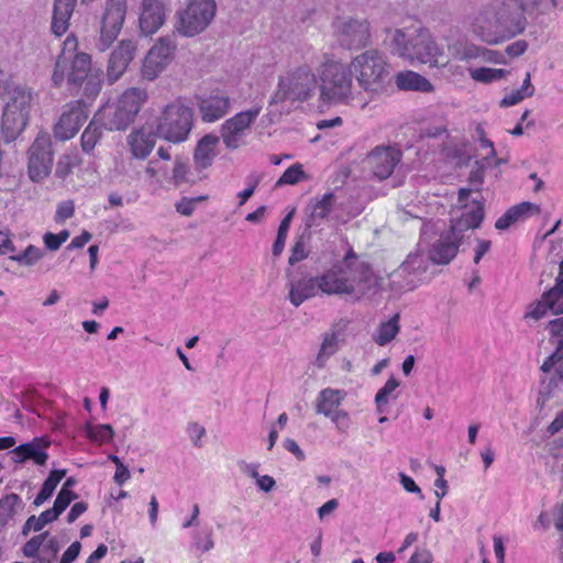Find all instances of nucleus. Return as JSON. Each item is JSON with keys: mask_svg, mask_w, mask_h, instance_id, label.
Wrapping results in <instances>:
<instances>
[{"mask_svg": "<svg viewBox=\"0 0 563 563\" xmlns=\"http://www.w3.org/2000/svg\"><path fill=\"white\" fill-rule=\"evenodd\" d=\"M374 271L369 263L354 251L347 249L343 258L317 276L322 295L350 296L361 299L371 287Z\"/></svg>", "mask_w": 563, "mask_h": 563, "instance_id": "nucleus-1", "label": "nucleus"}, {"mask_svg": "<svg viewBox=\"0 0 563 563\" xmlns=\"http://www.w3.org/2000/svg\"><path fill=\"white\" fill-rule=\"evenodd\" d=\"M320 100L329 104L354 106L361 92L355 91L349 66L327 58L319 68Z\"/></svg>", "mask_w": 563, "mask_h": 563, "instance_id": "nucleus-2", "label": "nucleus"}, {"mask_svg": "<svg viewBox=\"0 0 563 563\" xmlns=\"http://www.w3.org/2000/svg\"><path fill=\"white\" fill-rule=\"evenodd\" d=\"M358 87L372 97L384 95L390 84V67L387 58L377 49L365 51L349 64Z\"/></svg>", "mask_w": 563, "mask_h": 563, "instance_id": "nucleus-3", "label": "nucleus"}, {"mask_svg": "<svg viewBox=\"0 0 563 563\" xmlns=\"http://www.w3.org/2000/svg\"><path fill=\"white\" fill-rule=\"evenodd\" d=\"M148 100L146 88L130 87L113 103L104 104L97 113L106 130L124 131L136 119Z\"/></svg>", "mask_w": 563, "mask_h": 563, "instance_id": "nucleus-4", "label": "nucleus"}, {"mask_svg": "<svg viewBox=\"0 0 563 563\" xmlns=\"http://www.w3.org/2000/svg\"><path fill=\"white\" fill-rule=\"evenodd\" d=\"M194 109L181 98L170 101L156 118V135L174 144L187 141L194 128Z\"/></svg>", "mask_w": 563, "mask_h": 563, "instance_id": "nucleus-5", "label": "nucleus"}, {"mask_svg": "<svg viewBox=\"0 0 563 563\" xmlns=\"http://www.w3.org/2000/svg\"><path fill=\"white\" fill-rule=\"evenodd\" d=\"M33 100V91L25 86H15L9 90L1 119V133L5 142L16 140L25 130Z\"/></svg>", "mask_w": 563, "mask_h": 563, "instance_id": "nucleus-6", "label": "nucleus"}, {"mask_svg": "<svg viewBox=\"0 0 563 563\" xmlns=\"http://www.w3.org/2000/svg\"><path fill=\"white\" fill-rule=\"evenodd\" d=\"M317 86V77L311 67L303 64L288 70L279 77L278 87L272 97V103L292 101H306L312 95Z\"/></svg>", "mask_w": 563, "mask_h": 563, "instance_id": "nucleus-7", "label": "nucleus"}, {"mask_svg": "<svg viewBox=\"0 0 563 563\" xmlns=\"http://www.w3.org/2000/svg\"><path fill=\"white\" fill-rule=\"evenodd\" d=\"M405 37L404 32H396L394 41L398 47L399 55L412 62L417 60L430 66H437L439 64V57L442 55L441 49L427 29H419L409 43H405Z\"/></svg>", "mask_w": 563, "mask_h": 563, "instance_id": "nucleus-8", "label": "nucleus"}, {"mask_svg": "<svg viewBox=\"0 0 563 563\" xmlns=\"http://www.w3.org/2000/svg\"><path fill=\"white\" fill-rule=\"evenodd\" d=\"M214 0H191L178 13L176 30L185 36H195L207 29L216 15Z\"/></svg>", "mask_w": 563, "mask_h": 563, "instance_id": "nucleus-9", "label": "nucleus"}, {"mask_svg": "<svg viewBox=\"0 0 563 563\" xmlns=\"http://www.w3.org/2000/svg\"><path fill=\"white\" fill-rule=\"evenodd\" d=\"M54 152L51 136L41 131L27 151V174L32 181L40 183L51 174Z\"/></svg>", "mask_w": 563, "mask_h": 563, "instance_id": "nucleus-10", "label": "nucleus"}, {"mask_svg": "<svg viewBox=\"0 0 563 563\" xmlns=\"http://www.w3.org/2000/svg\"><path fill=\"white\" fill-rule=\"evenodd\" d=\"M176 49L177 43L174 33L159 37L143 60L141 67L142 77L148 81L156 79L172 63Z\"/></svg>", "mask_w": 563, "mask_h": 563, "instance_id": "nucleus-11", "label": "nucleus"}, {"mask_svg": "<svg viewBox=\"0 0 563 563\" xmlns=\"http://www.w3.org/2000/svg\"><path fill=\"white\" fill-rule=\"evenodd\" d=\"M496 14L498 31L495 30L485 34L490 41L503 43L525 31L527 20L520 9L511 8L510 4L505 2L496 3Z\"/></svg>", "mask_w": 563, "mask_h": 563, "instance_id": "nucleus-12", "label": "nucleus"}, {"mask_svg": "<svg viewBox=\"0 0 563 563\" xmlns=\"http://www.w3.org/2000/svg\"><path fill=\"white\" fill-rule=\"evenodd\" d=\"M89 118V110L82 100L67 103L53 125V135L58 141H68L76 136L80 128Z\"/></svg>", "mask_w": 563, "mask_h": 563, "instance_id": "nucleus-13", "label": "nucleus"}, {"mask_svg": "<svg viewBox=\"0 0 563 563\" xmlns=\"http://www.w3.org/2000/svg\"><path fill=\"white\" fill-rule=\"evenodd\" d=\"M126 14L125 0H109L102 16L100 49H107L118 37Z\"/></svg>", "mask_w": 563, "mask_h": 563, "instance_id": "nucleus-14", "label": "nucleus"}, {"mask_svg": "<svg viewBox=\"0 0 563 563\" xmlns=\"http://www.w3.org/2000/svg\"><path fill=\"white\" fill-rule=\"evenodd\" d=\"M59 550L58 540L48 531L32 537L22 547L23 556L31 559L30 563H54Z\"/></svg>", "mask_w": 563, "mask_h": 563, "instance_id": "nucleus-15", "label": "nucleus"}, {"mask_svg": "<svg viewBox=\"0 0 563 563\" xmlns=\"http://www.w3.org/2000/svg\"><path fill=\"white\" fill-rule=\"evenodd\" d=\"M344 398V391L324 388L319 393L316 405L317 412L330 418L340 430L347 429L350 422L349 413L340 409Z\"/></svg>", "mask_w": 563, "mask_h": 563, "instance_id": "nucleus-16", "label": "nucleus"}, {"mask_svg": "<svg viewBox=\"0 0 563 563\" xmlns=\"http://www.w3.org/2000/svg\"><path fill=\"white\" fill-rule=\"evenodd\" d=\"M334 32L340 43L347 48H360L367 45L371 33L367 21H343L336 19L333 22Z\"/></svg>", "mask_w": 563, "mask_h": 563, "instance_id": "nucleus-17", "label": "nucleus"}, {"mask_svg": "<svg viewBox=\"0 0 563 563\" xmlns=\"http://www.w3.org/2000/svg\"><path fill=\"white\" fill-rule=\"evenodd\" d=\"M548 311L553 314L563 313V261L560 265V274L556 278L555 286L544 292L541 299L532 306L531 310L526 313V318L539 320L543 318Z\"/></svg>", "mask_w": 563, "mask_h": 563, "instance_id": "nucleus-18", "label": "nucleus"}, {"mask_svg": "<svg viewBox=\"0 0 563 563\" xmlns=\"http://www.w3.org/2000/svg\"><path fill=\"white\" fill-rule=\"evenodd\" d=\"M137 45L132 40H122L110 54L107 65V78L109 84L118 81L126 71L130 63L136 55Z\"/></svg>", "mask_w": 563, "mask_h": 563, "instance_id": "nucleus-19", "label": "nucleus"}, {"mask_svg": "<svg viewBox=\"0 0 563 563\" xmlns=\"http://www.w3.org/2000/svg\"><path fill=\"white\" fill-rule=\"evenodd\" d=\"M261 112V107L242 111L228 119L221 129V136L227 147L236 148L240 137L255 121Z\"/></svg>", "mask_w": 563, "mask_h": 563, "instance_id": "nucleus-20", "label": "nucleus"}, {"mask_svg": "<svg viewBox=\"0 0 563 563\" xmlns=\"http://www.w3.org/2000/svg\"><path fill=\"white\" fill-rule=\"evenodd\" d=\"M402 153L396 146H376L368 154V164L374 175L380 179H387L401 161Z\"/></svg>", "mask_w": 563, "mask_h": 563, "instance_id": "nucleus-21", "label": "nucleus"}, {"mask_svg": "<svg viewBox=\"0 0 563 563\" xmlns=\"http://www.w3.org/2000/svg\"><path fill=\"white\" fill-rule=\"evenodd\" d=\"M166 0H142L139 18L141 32L145 35L156 33L165 23Z\"/></svg>", "mask_w": 563, "mask_h": 563, "instance_id": "nucleus-22", "label": "nucleus"}, {"mask_svg": "<svg viewBox=\"0 0 563 563\" xmlns=\"http://www.w3.org/2000/svg\"><path fill=\"white\" fill-rule=\"evenodd\" d=\"M230 108V98L224 92L217 91L202 99L199 103L201 119L205 122H216L223 118Z\"/></svg>", "mask_w": 563, "mask_h": 563, "instance_id": "nucleus-23", "label": "nucleus"}, {"mask_svg": "<svg viewBox=\"0 0 563 563\" xmlns=\"http://www.w3.org/2000/svg\"><path fill=\"white\" fill-rule=\"evenodd\" d=\"M496 3H492L481 10L471 22V31L483 42L488 44H499L486 37L487 32L498 31V19L496 18Z\"/></svg>", "mask_w": 563, "mask_h": 563, "instance_id": "nucleus-24", "label": "nucleus"}, {"mask_svg": "<svg viewBox=\"0 0 563 563\" xmlns=\"http://www.w3.org/2000/svg\"><path fill=\"white\" fill-rule=\"evenodd\" d=\"M156 137V130H147L145 126L133 131L128 137L132 155L141 159L146 158L155 146Z\"/></svg>", "mask_w": 563, "mask_h": 563, "instance_id": "nucleus-25", "label": "nucleus"}, {"mask_svg": "<svg viewBox=\"0 0 563 563\" xmlns=\"http://www.w3.org/2000/svg\"><path fill=\"white\" fill-rule=\"evenodd\" d=\"M460 241L452 234V228L448 234H442L438 242L430 251V258L433 263L445 265L449 264L457 254Z\"/></svg>", "mask_w": 563, "mask_h": 563, "instance_id": "nucleus-26", "label": "nucleus"}, {"mask_svg": "<svg viewBox=\"0 0 563 563\" xmlns=\"http://www.w3.org/2000/svg\"><path fill=\"white\" fill-rule=\"evenodd\" d=\"M218 143L219 137L214 134H206L198 141L194 152V163L198 170L207 169L212 165L217 156Z\"/></svg>", "mask_w": 563, "mask_h": 563, "instance_id": "nucleus-27", "label": "nucleus"}, {"mask_svg": "<svg viewBox=\"0 0 563 563\" xmlns=\"http://www.w3.org/2000/svg\"><path fill=\"white\" fill-rule=\"evenodd\" d=\"M91 56L87 53H76L71 58L69 71L67 75V85L70 88H78L90 75Z\"/></svg>", "mask_w": 563, "mask_h": 563, "instance_id": "nucleus-28", "label": "nucleus"}, {"mask_svg": "<svg viewBox=\"0 0 563 563\" xmlns=\"http://www.w3.org/2000/svg\"><path fill=\"white\" fill-rule=\"evenodd\" d=\"M76 2L77 0H55L52 31L56 36H62L67 32Z\"/></svg>", "mask_w": 563, "mask_h": 563, "instance_id": "nucleus-29", "label": "nucleus"}, {"mask_svg": "<svg viewBox=\"0 0 563 563\" xmlns=\"http://www.w3.org/2000/svg\"><path fill=\"white\" fill-rule=\"evenodd\" d=\"M395 82L399 90L405 91L432 92L434 90V86L429 79L412 70L397 73Z\"/></svg>", "mask_w": 563, "mask_h": 563, "instance_id": "nucleus-30", "label": "nucleus"}, {"mask_svg": "<svg viewBox=\"0 0 563 563\" xmlns=\"http://www.w3.org/2000/svg\"><path fill=\"white\" fill-rule=\"evenodd\" d=\"M319 290V283L317 277L301 278L292 283L289 289V300L298 307L306 300L313 298Z\"/></svg>", "mask_w": 563, "mask_h": 563, "instance_id": "nucleus-31", "label": "nucleus"}, {"mask_svg": "<svg viewBox=\"0 0 563 563\" xmlns=\"http://www.w3.org/2000/svg\"><path fill=\"white\" fill-rule=\"evenodd\" d=\"M78 48V40L74 34H69L66 40L63 43V51L58 55L53 75H52V81L53 85L57 88H59L63 82L65 81V74L67 70V58L66 53H75Z\"/></svg>", "mask_w": 563, "mask_h": 563, "instance_id": "nucleus-32", "label": "nucleus"}, {"mask_svg": "<svg viewBox=\"0 0 563 563\" xmlns=\"http://www.w3.org/2000/svg\"><path fill=\"white\" fill-rule=\"evenodd\" d=\"M11 454L14 463H23L27 460H32L36 465H44L48 460V454L41 450L34 442L15 446L11 451Z\"/></svg>", "mask_w": 563, "mask_h": 563, "instance_id": "nucleus-33", "label": "nucleus"}, {"mask_svg": "<svg viewBox=\"0 0 563 563\" xmlns=\"http://www.w3.org/2000/svg\"><path fill=\"white\" fill-rule=\"evenodd\" d=\"M24 508L21 497L15 494H7L0 498V528L5 527L14 519L19 510Z\"/></svg>", "mask_w": 563, "mask_h": 563, "instance_id": "nucleus-34", "label": "nucleus"}, {"mask_svg": "<svg viewBox=\"0 0 563 563\" xmlns=\"http://www.w3.org/2000/svg\"><path fill=\"white\" fill-rule=\"evenodd\" d=\"M484 219V207L481 202L474 201L472 208L461 216L456 223L452 224V234L457 230L476 229Z\"/></svg>", "mask_w": 563, "mask_h": 563, "instance_id": "nucleus-35", "label": "nucleus"}, {"mask_svg": "<svg viewBox=\"0 0 563 563\" xmlns=\"http://www.w3.org/2000/svg\"><path fill=\"white\" fill-rule=\"evenodd\" d=\"M197 181L188 163L180 156L174 161L173 169L170 173V186L179 187L181 185L195 184Z\"/></svg>", "mask_w": 563, "mask_h": 563, "instance_id": "nucleus-36", "label": "nucleus"}, {"mask_svg": "<svg viewBox=\"0 0 563 563\" xmlns=\"http://www.w3.org/2000/svg\"><path fill=\"white\" fill-rule=\"evenodd\" d=\"M145 176L151 185L163 188L170 186V174L165 164L158 161H151L145 168Z\"/></svg>", "mask_w": 563, "mask_h": 563, "instance_id": "nucleus-37", "label": "nucleus"}, {"mask_svg": "<svg viewBox=\"0 0 563 563\" xmlns=\"http://www.w3.org/2000/svg\"><path fill=\"white\" fill-rule=\"evenodd\" d=\"M399 314H394L388 321L380 323L374 335V341L379 346L389 343L399 332Z\"/></svg>", "mask_w": 563, "mask_h": 563, "instance_id": "nucleus-38", "label": "nucleus"}, {"mask_svg": "<svg viewBox=\"0 0 563 563\" xmlns=\"http://www.w3.org/2000/svg\"><path fill=\"white\" fill-rule=\"evenodd\" d=\"M476 132L478 134V142L481 148L487 151V154L482 158V167H488L492 165L498 167L501 164H504L506 161L496 157V150L494 143L489 139H487L485 130L483 129L482 125H477Z\"/></svg>", "mask_w": 563, "mask_h": 563, "instance_id": "nucleus-39", "label": "nucleus"}, {"mask_svg": "<svg viewBox=\"0 0 563 563\" xmlns=\"http://www.w3.org/2000/svg\"><path fill=\"white\" fill-rule=\"evenodd\" d=\"M509 74V70L478 67L470 70V76L473 80L484 84L500 80Z\"/></svg>", "mask_w": 563, "mask_h": 563, "instance_id": "nucleus-40", "label": "nucleus"}, {"mask_svg": "<svg viewBox=\"0 0 563 563\" xmlns=\"http://www.w3.org/2000/svg\"><path fill=\"white\" fill-rule=\"evenodd\" d=\"M81 164V159L77 151H71L62 155L57 162L56 176L58 178H66L75 167Z\"/></svg>", "mask_w": 563, "mask_h": 563, "instance_id": "nucleus-41", "label": "nucleus"}, {"mask_svg": "<svg viewBox=\"0 0 563 563\" xmlns=\"http://www.w3.org/2000/svg\"><path fill=\"white\" fill-rule=\"evenodd\" d=\"M101 137V131L98 125L95 124V121H91L88 126L84 130L80 144L81 148L86 153L92 152L97 143Z\"/></svg>", "mask_w": 563, "mask_h": 563, "instance_id": "nucleus-42", "label": "nucleus"}, {"mask_svg": "<svg viewBox=\"0 0 563 563\" xmlns=\"http://www.w3.org/2000/svg\"><path fill=\"white\" fill-rule=\"evenodd\" d=\"M399 387V382L395 377L387 379L385 385L375 395V404L379 412L384 411V406L389 401L391 394Z\"/></svg>", "mask_w": 563, "mask_h": 563, "instance_id": "nucleus-43", "label": "nucleus"}, {"mask_svg": "<svg viewBox=\"0 0 563 563\" xmlns=\"http://www.w3.org/2000/svg\"><path fill=\"white\" fill-rule=\"evenodd\" d=\"M43 255L44 253L40 247L30 244L22 253L11 256V260L20 265L32 266L36 264Z\"/></svg>", "mask_w": 563, "mask_h": 563, "instance_id": "nucleus-44", "label": "nucleus"}, {"mask_svg": "<svg viewBox=\"0 0 563 563\" xmlns=\"http://www.w3.org/2000/svg\"><path fill=\"white\" fill-rule=\"evenodd\" d=\"M305 178H306V174L302 168V165L299 163H296V164L291 165L290 167H288L283 173V175L276 181V186L296 185Z\"/></svg>", "mask_w": 563, "mask_h": 563, "instance_id": "nucleus-45", "label": "nucleus"}, {"mask_svg": "<svg viewBox=\"0 0 563 563\" xmlns=\"http://www.w3.org/2000/svg\"><path fill=\"white\" fill-rule=\"evenodd\" d=\"M292 216L294 211L289 212L279 223L277 236L273 245L274 255H279L284 250Z\"/></svg>", "mask_w": 563, "mask_h": 563, "instance_id": "nucleus-46", "label": "nucleus"}, {"mask_svg": "<svg viewBox=\"0 0 563 563\" xmlns=\"http://www.w3.org/2000/svg\"><path fill=\"white\" fill-rule=\"evenodd\" d=\"M333 202L334 195L332 192L323 195L321 199L312 205L311 216L318 219L327 218L332 210Z\"/></svg>", "mask_w": 563, "mask_h": 563, "instance_id": "nucleus-47", "label": "nucleus"}, {"mask_svg": "<svg viewBox=\"0 0 563 563\" xmlns=\"http://www.w3.org/2000/svg\"><path fill=\"white\" fill-rule=\"evenodd\" d=\"M336 350V335L335 334H327L321 344L320 351L317 356V365L319 367H323L325 361L330 355H332Z\"/></svg>", "mask_w": 563, "mask_h": 563, "instance_id": "nucleus-48", "label": "nucleus"}, {"mask_svg": "<svg viewBox=\"0 0 563 563\" xmlns=\"http://www.w3.org/2000/svg\"><path fill=\"white\" fill-rule=\"evenodd\" d=\"M88 437L98 443H107L110 442L113 438V429L110 424H99L96 427H90L88 429Z\"/></svg>", "mask_w": 563, "mask_h": 563, "instance_id": "nucleus-49", "label": "nucleus"}, {"mask_svg": "<svg viewBox=\"0 0 563 563\" xmlns=\"http://www.w3.org/2000/svg\"><path fill=\"white\" fill-rule=\"evenodd\" d=\"M510 210L515 214L516 221L526 219L532 214H539L541 212V208L539 205L529 201H523L518 205H515L510 208Z\"/></svg>", "mask_w": 563, "mask_h": 563, "instance_id": "nucleus-50", "label": "nucleus"}, {"mask_svg": "<svg viewBox=\"0 0 563 563\" xmlns=\"http://www.w3.org/2000/svg\"><path fill=\"white\" fill-rule=\"evenodd\" d=\"M84 93L88 98H95L101 90L102 87V78L100 73L90 74L85 79Z\"/></svg>", "mask_w": 563, "mask_h": 563, "instance_id": "nucleus-51", "label": "nucleus"}, {"mask_svg": "<svg viewBox=\"0 0 563 563\" xmlns=\"http://www.w3.org/2000/svg\"><path fill=\"white\" fill-rule=\"evenodd\" d=\"M77 498V494L73 490L60 489L57 494V497L54 501L53 508L57 511V514H63L70 503Z\"/></svg>", "mask_w": 563, "mask_h": 563, "instance_id": "nucleus-52", "label": "nucleus"}, {"mask_svg": "<svg viewBox=\"0 0 563 563\" xmlns=\"http://www.w3.org/2000/svg\"><path fill=\"white\" fill-rule=\"evenodd\" d=\"M482 47L475 44H465L463 47L456 49V58L460 60L476 59L482 56Z\"/></svg>", "mask_w": 563, "mask_h": 563, "instance_id": "nucleus-53", "label": "nucleus"}, {"mask_svg": "<svg viewBox=\"0 0 563 563\" xmlns=\"http://www.w3.org/2000/svg\"><path fill=\"white\" fill-rule=\"evenodd\" d=\"M75 213V207L73 201H63L58 205L56 210V220L65 221L70 219Z\"/></svg>", "mask_w": 563, "mask_h": 563, "instance_id": "nucleus-54", "label": "nucleus"}, {"mask_svg": "<svg viewBox=\"0 0 563 563\" xmlns=\"http://www.w3.org/2000/svg\"><path fill=\"white\" fill-rule=\"evenodd\" d=\"M308 253L305 250V244L301 241H297L291 249L290 256L288 262L290 265H295L296 263L307 258Z\"/></svg>", "mask_w": 563, "mask_h": 563, "instance_id": "nucleus-55", "label": "nucleus"}, {"mask_svg": "<svg viewBox=\"0 0 563 563\" xmlns=\"http://www.w3.org/2000/svg\"><path fill=\"white\" fill-rule=\"evenodd\" d=\"M81 544L79 541L73 542L63 553L59 563H73L79 555Z\"/></svg>", "mask_w": 563, "mask_h": 563, "instance_id": "nucleus-56", "label": "nucleus"}, {"mask_svg": "<svg viewBox=\"0 0 563 563\" xmlns=\"http://www.w3.org/2000/svg\"><path fill=\"white\" fill-rule=\"evenodd\" d=\"M563 362V354L561 353V347H558L549 357H547L541 365V369L545 373L550 372L558 364Z\"/></svg>", "mask_w": 563, "mask_h": 563, "instance_id": "nucleus-57", "label": "nucleus"}, {"mask_svg": "<svg viewBox=\"0 0 563 563\" xmlns=\"http://www.w3.org/2000/svg\"><path fill=\"white\" fill-rule=\"evenodd\" d=\"M55 489H56L55 486H53L51 483L44 481L41 490L38 492V494L36 495L35 499H34V505L41 506L42 504H44L47 499H49L52 497Z\"/></svg>", "mask_w": 563, "mask_h": 563, "instance_id": "nucleus-58", "label": "nucleus"}, {"mask_svg": "<svg viewBox=\"0 0 563 563\" xmlns=\"http://www.w3.org/2000/svg\"><path fill=\"white\" fill-rule=\"evenodd\" d=\"M433 555L430 550L426 548L417 549L410 556L408 563H432Z\"/></svg>", "mask_w": 563, "mask_h": 563, "instance_id": "nucleus-59", "label": "nucleus"}, {"mask_svg": "<svg viewBox=\"0 0 563 563\" xmlns=\"http://www.w3.org/2000/svg\"><path fill=\"white\" fill-rule=\"evenodd\" d=\"M527 97L525 95H522V92L520 91V89H517V90H514L511 91L510 93H507L501 100H500V107L503 108H508V107H512L515 104H518L519 102H521L523 99H526Z\"/></svg>", "mask_w": 563, "mask_h": 563, "instance_id": "nucleus-60", "label": "nucleus"}, {"mask_svg": "<svg viewBox=\"0 0 563 563\" xmlns=\"http://www.w3.org/2000/svg\"><path fill=\"white\" fill-rule=\"evenodd\" d=\"M45 526L40 520V517L31 516L27 518L22 527V534L26 537L31 531H41Z\"/></svg>", "mask_w": 563, "mask_h": 563, "instance_id": "nucleus-61", "label": "nucleus"}, {"mask_svg": "<svg viewBox=\"0 0 563 563\" xmlns=\"http://www.w3.org/2000/svg\"><path fill=\"white\" fill-rule=\"evenodd\" d=\"M481 58L494 64H506L504 54L498 51L483 48Z\"/></svg>", "mask_w": 563, "mask_h": 563, "instance_id": "nucleus-62", "label": "nucleus"}, {"mask_svg": "<svg viewBox=\"0 0 563 563\" xmlns=\"http://www.w3.org/2000/svg\"><path fill=\"white\" fill-rule=\"evenodd\" d=\"M176 210L183 216L189 217L192 214L196 206L195 200L190 198H183L176 203Z\"/></svg>", "mask_w": 563, "mask_h": 563, "instance_id": "nucleus-63", "label": "nucleus"}, {"mask_svg": "<svg viewBox=\"0 0 563 563\" xmlns=\"http://www.w3.org/2000/svg\"><path fill=\"white\" fill-rule=\"evenodd\" d=\"M516 222V217L509 208L500 218L497 219L495 222V228L497 230H506Z\"/></svg>", "mask_w": 563, "mask_h": 563, "instance_id": "nucleus-64", "label": "nucleus"}]
</instances>
